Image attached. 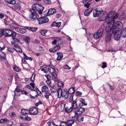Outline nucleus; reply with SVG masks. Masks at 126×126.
I'll list each match as a JSON object with an SVG mask.
<instances>
[{
    "instance_id": "nucleus-49",
    "label": "nucleus",
    "mask_w": 126,
    "mask_h": 126,
    "mask_svg": "<svg viewBox=\"0 0 126 126\" xmlns=\"http://www.w3.org/2000/svg\"><path fill=\"white\" fill-rule=\"evenodd\" d=\"M78 116L76 118V119L79 122L83 121L84 119L83 117H81L80 119H78Z\"/></svg>"
},
{
    "instance_id": "nucleus-26",
    "label": "nucleus",
    "mask_w": 126,
    "mask_h": 126,
    "mask_svg": "<svg viewBox=\"0 0 126 126\" xmlns=\"http://www.w3.org/2000/svg\"><path fill=\"white\" fill-rule=\"evenodd\" d=\"M2 54L0 56V59L2 61H4L6 59V55L5 54L2 52Z\"/></svg>"
},
{
    "instance_id": "nucleus-41",
    "label": "nucleus",
    "mask_w": 126,
    "mask_h": 126,
    "mask_svg": "<svg viewBox=\"0 0 126 126\" xmlns=\"http://www.w3.org/2000/svg\"><path fill=\"white\" fill-rule=\"evenodd\" d=\"M8 50L10 53H12L14 51V48L13 49L10 47H9L8 48Z\"/></svg>"
},
{
    "instance_id": "nucleus-43",
    "label": "nucleus",
    "mask_w": 126,
    "mask_h": 126,
    "mask_svg": "<svg viewBox=\"0 0 126 126\" xmlns=\"http://www.w3.org/2000/svg\"><path fill=\"white\" fill-rule=\"evenodd\" d=\"M7 19H5V20H6V21L5 22H6V23H9V24L7 23L8 25L9 24L11 23L12 22V21L9 18H7Z\"/></svg>"
},
{
    "instance_id": "nucleus-8",
    "label": "nucleus",
    "mask_w": 126,
    "mask_h": 126,
    "mask_svg": "<svg viewBox=\"0 0 126 126\" xmlns=\"http://www.w3.org/2000/svg\"><path fill=\"white\" fill-rule=\"evenodd\" d=\"M37 20L38 23L41 24L47 22L49 21V19L47 17H43L38 18Z\"/></svg>"
},
{
    "instance_id": "nucleus-27",
    "label": "nucleus",
    "mask_w": 126,
    "mask_h": 126,
    "mask_svg": "<svg viewBox=\"0 0 126 126\" xmlns=\"http://www.w3.org/2000/svg\"><path fill=\"white\" fill-rule=\"evenodd\" d=\"M58 85L60 87H63V83L61 80H58Z\"/></svg>"
},
{
    "instance_id": "nucleus-1",
    "label": "nucleus",
    "mask_w": 126,
    "mask_h": 126,
    "mask_svg": "<svg viewBox=\"0 0 126 126\" xmlns=\"http://www.w3.org/2000/svg\"><path fill=\"white\" fill-rule=\"evenodd\" d=\"M118 15L117 13L114 11H112L110 12L106 17L105 21L108 24H113L112 30L114 29L120 30V29L117 28L120 26L121 27L123 25V23L120 21H118L114 24V19H117Z\"/></svg>"
},
{
    "instance_id": "nucleus-5",
    "label": "nucleus",
    "mask_w": 126,
    "mask_h": 126,
    "mask_svg": "<svg viewBox=\"0 0 126 126\" xmlns=\"http://www.w3.org/2000/svg\"><path fill=\"white\" fill-rule=\"evenodd\" d=\"M112 33L114 35V38L115 40L118 41L120 40L121 34L120 30H116L115 29L112 31Z\"/></svg>"
},
{
    "instance_id": "nucleus-39",
    "label": "nucleus",
    "mask_w": 126,
    "mask_h": 126,
    "mask_svg": "<svg viewBox=\"0 0 126 126\" xmlns=\"http://www.w3.org/2000/svg\"><path fill=\"white\" fill-rule=\"evenodd\" d=\"M50 91L52 93H55L56 91L57 92L58 90H57L56 89L53 88L50 89Z\"/></svg>"
},
{
    "instance_id": "nucleus-59",
    "label": "nucleus",
    "mask_w": 126,
    "mask_h": 126,
    "mask_svg": "<svg viewBox=\"0 0 126 126\" xmlns=\"http://www.w3.org/2000/svg\"><path fill=\"white\" fill-rule=\"evenodd\" d=\"M73 96L72 95L71 96H70V99H69V102H72V101L73 102L74 101H73Z\"/></svg>"
},
{
    "instance_id": "nucleus-40",
    "label": "nucleus",
    "mask_w": 126,
    "mask_h": 126,
    "mask_svg": "<svg viewBox=\"0 0 126 126\" xmlns=\"http://www.w3.org/2000/svg\"><path fill=\"white\" fill-rule=\"evenodd\" d=\"M9 115L13 117H15L16 116V114L14 112H11L9 114Z\"/></svg>"
},
{
    "instance_id": "nucleus-64",
    "label": "nucleus",
    "mask_w": 126,
    "mask_h": 126,
    "mask_svg": "<svg viewBox=\"0 0 126 126\" xmlns=\"http://www.w3.org/2000/svg\"><path fill=\"white\" fill-rule=\"evenodd\" d=\"M52 44L56 45V46L57 45L56 39L52 41Z\"/></svg>"
},
{
    "instance_id": "nucleus-6",
    "label": "nucleus",
    "mask_w": 126,
    "mask_h": 126,
    "mask_svg": "<svg viewBox=\"0 0 126 126\" xmlns=\"http://www.w3.org/2000/svg\"><path fill=\"white\" fill-rule=\"evenodd\" d=\"M104 30V29L102 27L100 28L97 31V32L94 33L93 35L94 39H96L99 38L102 35Z\"/></svg>"
},
{
    "instance_id": "nucleus-24",
    "label": "nucleus",
    "mask_w": 126,
    "mask_h": 126,
    "mask_svg": "<svg viewBox=\"0 0 126 126\" xmlns=\"http://www.w3.org/2000/svg\"><path fill=\"white\" fill-rule=\"evenodd\" d=\"M49 89L46 86H44L42 87V92H47L48 91Z\"/></svg>"
},
{
    "instance_id": "nucleus-7",
    "label": "nucleus",
    "mask_w": 126,
    "mask_h": 126,
    "mask_svg": "<svg viewBox=\"0 0 126 126\" xmlns=\"http://www.w3.org/2000/svg\"><path fill=\"white\" fill-rule=\"evenodd\" d=\"M103 12V10L101 9L96 8L93 11V16L94 17H98Z\"/></svg>"
},
{
    "instance_id": "nucleus-58",
    "label": "nucleus",
    "mask_w": 126,
    "mask_h": 126,
    "mask_svg": "<svg viewBox=\"0 0 126 126\" xmlns=\"http://www.w3.org/2000/svg\"><path fill=\"white\" fill-rule=\"evenodd\" d=\"M45 76L46 77L47 79L48 80H49L51 79V76L49 75H46Z\"/></svg>"
},
{
    "instance_id": "nucleus-3",
    "label": "nucleus",
    "mask_w": 126,
    "mask_h": 126,
    "mask_svg": "<svg viewBox=\"0 0 126 126\" xmlns=\"http://www.w3.org/2000/svg\"><path fill=\"white\" fill-rule=\"evenodd\" d=\"M57 93V96L59 98L62 96L63 98L66 99L68 96V93L67 90L64 89L63 91H62V90L60 88H58Z\"/></svg>"
},
{
    "instance_id": "nucleus-22",
    "label": "nucleus",
    "mask_w": 126,
    "mask_h": 126,
    "mask_svg": "<svg viewBox=\"0 0 126 126\" xmlns=\"http://www.w3.org/2000/svg\"><path fill=\"white\" fill-rule=\"evenodd\" d=\"M77 104L76 103V102L75 101H73L72 104V109H76L77 110V109L78 108L77 106Z\"/></svg>"
},
{
    "instance_id": "nucleus-12",
    "label": "nucleus",
    "mask_w": 126,
    "mask_h": 126,
    "mask_svg": "<svg viewBox=\"0 0 126 126\" xmlns=\"http://www.w3.org/2000/svg\"><path fill=\"white\" fill-rule=\"evenodd\" d=\"M56 12V10L55 9L51 8L48 10L46 15L47 16H48L52 15Z\"/></svg>"
},
{
    "instance_id": "nucleus-47",
    "label": "nucleus",
    "mask_w": 126,
    "mask_h": 126,
    "mask_svg": "<svg viewBox=\"0 0 126 126\" xmlns=\"http://www.w3.org/2000/svg\"><path fill=\"white\" fill-rule=\"evenodd\" d=\"M66 122H62L60 124V126H66Z\"/></svg>"
},
{
    "instance_id": "nucleus-31",
    "label": "nucleus",
    "mask_w": 126,
    "mask_h": 126,
    "mask_svg": "<svg viewBox=\"0 0 126 126\" xmlns=\"http://www.w3.org/2000/svg\"><path fill=\"white\" fill-rule=\"evenodd\" d=\"M56 40L57 45H60L62 44V42L60 38H56Z\"/></svg>"
},
{
    "instance_id": "nucleus-37",
    "label": "nucleus",
    "mask_w": 126,
    "mask_h": 126,
    "mask_svg": "<svg viewBox=\"0 0 126 126\" xmlns=\"http://www.w3.org/2000/svg\"><path fill=\"white\" fill-rule=\"evenodd\" d=\"M24 41L25 42L28 44L30 43V38L29 37H28L25 38L24 39Z\"/></svg>"
},
{
    "instance_id": "nucleus-38",
    "label": "nucleus",
    "mask_w": 126,
    "mask_h": 126,
    "mask_svg": "<svg viewBox=\"0 0 126 126\" xmlns=\"http://www.w3.org/2000/svg\"><path fill=\"white\" fill-rule=\"evenodd\" d=\"M22 66H23V64H27L28 65H29V64L27 63V62L25 60V59L24 58L22 59Z\"/></svg>"
},
{
    "instance_id": "nucleus-45",
    "label": "nucleus",
    "mask_w": 126,
    "mask_h": 126,
    "mask_svg": "<svg viewBox=\"0 0 126 126\" xmlns=\"http://www.w3.org/2000/svg\"><path fill=\"white\" fill-rule=\"evenodd\" d=\"M14 69L15 70L16 72H19L20 70V68L17 66L14 67Z\"/></svg>"
},
{
    "instance_id": "nucleus-56",
    "label": "nucleus",
    "mask_w": 126,
    "mask_h": 126,
    "mask_svg": "<svg viewBox=\"0 0 126 126\" xmlns=\"http://www.w3.org/2000/svg\"><path fill=\"white\" fill-rule=\"evenodd\" d=\"M37 28L31 27V30L33 31H36L37 30Z\"/></svg>"
},
{
    "instance_id": "nucleus-52",
    "label": "nucleus",
    "mask_w": 126,
    "mask_h": 126,
    "mask_svg": "<svg viewBox=\"0 0 126 126\" xmlns=\"http://www.w3.org/2000/svg\"><path fill=\"white\" fill-rule=\"evenodd\" d=\"M64 69H67L68 70L70 69L71 68L70 67H69L68 65L67 64L64 66Z\"/></svg>"
},
{
    "instance_id": "nucleus-54",
    "label": "nucleus",
    "mask_w": 126,
    "mask_h": 126,
    "mask_svg": "<svg viewBox=\"0 0 126 126\" xmlns=\"http://www.w3.org/2000/svg\"><path fill=\"white\" fill-rule=\"evenodd\" d=\"M15 91L17 92H18L22 91V90L21 89H19L18 86H17L16 88Z\"/></svg>"
},
{
    "instance_id": "nucleus-32",
    "label": "nucleus",
    "mask_w": 126,
    "mask_h": 126,
    "mask_svg": "<svg viewBox=\"0 0 126 126\" xmlns=\"http://www.w3.org/2000/svg\"><path fill=\"white\" fill-rule=\"evenodd\" d=\"M52 78L54 80L56 79V74L55 72H53L52 73Z\"/></svg>"
},
{
    "instance_id": "nucleus-23",
    "label": "nucleus",
    "mask_w": 126,
    "mask_h": 126,
    "mask_svg": "<svg viewBox=\"0 0 126 126\" xmlns=\"http://www.w3.org/2000/svg\"><path fill=\"white\" fill-rule=\"evenodd\" d=\"M47 32V30H46L43 29L42 30H41L40 32L41 33V34L44 36H46V33Z\"/></svg>"
},
{
    "instance_id": "nucleus-34",
    "label": "nucleus",
    "mask_w": 126,
    "mask_h": 126,
    "mask_svg": "<svg viewBox=\"0 0 126 126\" xmlns=\"http://www.w3.org/2000/svg\"><path fill=\"white\" fill-rule=\"evenodd\" d=\"M8 120L6 118H4V119H2L0 120V124H3L4 122H5L7 121Z\"/></svg>"
},
{
    "instance_id": "nucleus-16",
    "label": "nucleus",
    "mask_w": 126,
    "mask_h": 126,
    "mask_svg": "<svg viewBox=\"0 0 126 126\" xmlns=\"http://www.w3.org/2000/svg\"><path fill=\"white\" fill-rule=\"evenodd\" d=\"M14 50L20 53H22V50L19 46L16 44V45H14Z\"/></svg>"
},
{
    "instance_id": "nucleus-42",
    "label": "nucleus",
    "mask_w": 126,
    "mask_h": 126,
    "mask_svg": "<svg viewBox=\"0 0 126 126\" xmlns=\"http://www.w3.org/2000/svg\"><path fill=\"white\" fill-rule=\"evenodd\" d=\"M60 47L58 46H56L54 47V49L55 50V51H58L60 48Z\"/></svg>"
},
{
    "instance_id": "nucleus-19",
    "label": "nucleus",
    "mask_w": 126,
    "mask_h": 126,
    "mask_svg": "<svg viewBox=\"0 0 126 126\" xmlns=\"http://www.w3.org/2000/svg\"><path fill=\"white\" fill-rule=\"evenodd\" d=\"M74 123V121L72 120H69L66 122V126H71L72 124Z\"/></svg>"
},
{
    "instance_id": "nucleus-14",
    "label": "nucleus",
    "mask_w": 126,
    "mask_h": 126,
    "mask_svg": "<svg viewBox=\"0 0 126 126\" xmlns=\"http://www.w3.org/2000/svg\"><path fill=\"white\" fill-rule=\"evenodd\" d=\"M16 31L20 33L23 34L25 33L26 32V30L25 29L21 28L19 27H18Z\"/></svg>"
},
{
    "instance_id": "nucleus-33",
    "label": "nucleus",
    "mask_w": 126,
    "mask_h": 126,
    "mask_svg": "<svg viewBox=\"0 0 126 126\" xmlns=\"http://www.w3.org/2000/svg\"><path fill=\"white\" fill-rule=\"evenodd\" d=\"M51 95V94L50 93H45L44 95L45 97L47 99L49 98V97Z\"/></svg>"
},
{
    "instance_id": "nucleus-62",
    "label": "nucleus",
    "mask_w": 126,
    "mask_h": 126,
    "mask_svg": "<svg viewBox=\"0 0 126 126\" xmlns=\"http://www.w3.org/2000/svg\"><path fill=\"white\" fill-rule=\"evenodd\" d=\"M51 2L50 0H47L45 1V2L46 4H49L51 3Z\"/></svg>"
},
{
    "instance_id": "nucleus-9",
    "label": "nucleus",
    "mask_w": 126,
    "mask_h": 126,
    "mask_svg": "<svg viewBox=\"0 0 126 126\" xmlns=\"http://www.w3.org/2000/svg\"><path fill=\"white\" fill-rule=\"evenodd\" d=\"M29 113L32 115L36 114L38 112V109L34 107L30 108L29 110Z\"/></svg>"
},
{
    "instance_id": "nucleus-53",
    "label": "nucleus",
    "mask_w": 126,
    "mask_h": 126,
    "mask_svg": "<svg viewBox=\"0 0 126 126\" xmlns=\"http://www.w3.org/2000/svg\"><path fill=\"white\" fill-rule=\"evenodd\" d=\"M23 54L24 57V58L25 59H26V60H28L29 57L27 56L25 53H23Z\"/></svg>"
},
{
    "instance_id": "nucleus-60",
    "label": "nucleus",
    "mask_w": 126,
    "mask_h": 126,
    "mask_svg": "<svg viewBox=\"0 0 126 126\" xmlns=\"http://www.w3.org/2000/svg\"><path fill=\"white\" fill-rule=\"evenodd\" d=\"M102 67L103 68H104L107 67L106 63L105 62H104L102 64Z\"/></svg>"
},
{
    "instance_id": "nucleus-44",
    "label": "nucleus",
    "mask_w": 126,
    "mask_h": 126,
    "mask_svg": "<svg viewBox=\"0 0 126 126\" xmlns=\"http://www.w3.org/2000/svg\"><path fill=\"white\" fill-rule=\"evenodd\" d=\"M35 76V75L34 74H33L31 78V81L32 82H33L34 81V78Z\"/></svg>"
},
{
    "instance_id": "nucleus-13",
    "label": "nucleus",
    "mask_w": 126,
    "mask_h": 126,
    "mask_svg": "<svg viewBox=\"0 0 126 126\" xmlns=\"http://www.w3.org/2000/svg\"><path fill=\"white\" fill-rule=\"evenodd\" d=\"M93 10V8H89L87 9L84 12V15L85 16L89 15Z\"/></svg>"
},
{
    "instance_id": "nucleus-51",
    "label": "nucleus",
    "mask_w": 126,
    "mask_h": 126,
    "mask_svg": "<svg viewBox=\"0 0 126 126\" xmlns=\"http://www.w3.org/2000/svg\"><path fill=\"white\" fill-rule=\"evenodd\" d=\"M92 0H83L82 1V2L84 4L86 3H88Z\"/></svg>"
},
{
    "instance_id": "nucleus-21",
    "label": "nucleus",
    "mask_w": 126,
    "mask_h": 126,
    "mask_svg": "<svg viewBox=\"0 0 126 126\" xmlns=\"http://www.w3.org/2000/svg\"><path fill=\"white\" fill-rule=\"evenodd\" d=\"M75 89L74 87H72L70 88L68 90V94L69 93L70 94H73L75 91Z\"/></svg>"
},
{
    "instance_id": "nucleus-20",
    "label": "nucleus",
    "mask_w": 126,
    "mask_h": 126,
    "mask_svg": "<svg viewBox=\"0 0 126 126\" xmlns=\"http://www.w3.org/2000/svg\"><path fill=\"white\" fill-rule=\"evenodd\" d=\"M21 112L23 115L28 114L29 113V110L25 109H22L21 110Z\"/></svg>"
},
{
    "instance_id": "nucleus-10",
    "label": "nucleus",
    "mask_w": 126,
    "mask_h": 126,
    "mask_svg": "<svg viewBox=\"0 0 126 126\" xmlns=\"http://www.w3.org/2000/svg\"><path fill=\"white\" fill-rule=\"evenodd\" d=\"M85 111V109L84 108H80L79 109H77V111H75V116L73 117H72L73 119H74L75 117H76V114L78 115H80L83 112H84Z\"/></svg>"
},
{
    "instance_id": "nucleus-36",
    "label": "nucleus",
    "mask_w": 126,
    "mask_h": 126,
    "mask_svg": "<svg viewBox=\"0 0 126 126\" xmlns=\"http://www.w3.org/2000/svg\"><path fill=\"white\" fill-rule=\"evenodd\" d=\"M80 101L81 102L82 105H87V104L85 103V101L84 99L81 98Z\"/></svg>"
},
{
    "instance_id": "nucleus-61",
    "label": "nucleus",
    "mask_w": 126,
    "mask_h": 126,
    "mask_svg": "<svg viewBox=\"0 0 126 126\" xmlns=\"http://www.w3.org/2000/svg\"><path fill=\"white\" fill-rule=\"evenodd\" d=\"M4 32H3V30L0 31V37H2L3 35H4Z\"/></svg>"
},
{
    "instance_id": "nucleus-63",
    "label": "nucleus",
    "mask_w": 126,
    "mask_h": 126,
    "mask_svg": "<svg viewBox=\"0 0 126 126\" xmlns=\"http://www.w3.org/2000/svg\"><path fill=\"white\" fill-rule=\"evenodd\" d=\"M90 4V3H88L85 4L84 6L85 7H86L87 8H88L89 7V6Z\"/></svg>"
},
{
    "instance_id": "nucleus-35",
    "label": "nucleus",
    "mask_w": 126,
    "mask_h": 126,
    "mask_svg": "<svg viewBox=\"0 0 126 126\" xmlns=\"http://www.w3.org/2000/svg\"><path fill=\"white\" fill-rule=\"evenodd\" d=\"M13 123H14L13 122L8 121L7 124V126H11L13 125Z\"/></svg>"
},
{
    "instance_id": "nucleus-46",
    "label": "nucleus",
    "mask_w": 126,
    "mask_h": 126,
    "mask_svg": "<svg viewBox=\"0 0 126 126\" xmlns=\"http://www.w3.org/2000/svg\"><path fill=\"white\" fill-rule=\"evenodd\" d=\"M25 115V116H26L25 117V119L26 120H27L28 121H29L31 120V118L30 117H28V115Z\"/></svg>"
},
{
    "instance_id": "nucleus-17",
    "label": "nucleus",
    "mask_w": 126,
    "mask_h": 126,
    "mask_svg": "<svg viewBox=\"0 0 126 126\" xmlns=\"http://www.w3.org/2000/svg\"><path fill=\"white\" fill-rule=\"evenodd\" d=\"M20 27L19 25L14 23H11L10 25V27L11 29H15L16 31L18 27Z\"/></svg>"
},
{
    "instance_id": "nucleus-48",
    "label": "nucleus",
    "mask_w": 126,
    "mask_h": 126,
    "mask_svg": "<svg viewBox=\"0 0 126 126\" xmlns=\"http://www.w3.org/2000/svg\"><path fill=\"white\" fill-rule=\"evenodd\" d=\"M11 1H10L9 4L15 5L16 3V1L15 0H11Z\"/></svg>"
},
{
    "instance_id": "nucleus-18",
    "label": "nucleus",
    "mask_w": 126,
    "mask_h": 126,
    "mask_svg": "<svg viewBox=\"0 0 126 126\" xmlns=\"http://www.w3.org/2000/svg\"><path fill=\"white\" fill-rule=\"evenodd\" d=\"M57 57L56 60L58 61L60 60L63 57V54L61 52L57 53Z\"/></svg>"
},
{
    "instance_id": "nucleus-25",
    "label": "nucleus",
    "mask_w": 126,
    "mask_h": 126,
    "mask_svg": "<svg viewBox=\"0 0 126 126\" xmlns=\"http://www.w3.org/2000/svg\"><path fill=\"white\" fill-rule=\"evenodd\" d=\"M73 110L72 107H70V108L68 107H66L65 109V112L67 113H70Z\"/></svg>"
},
{
    "instance_id": "nucleus-29",
    "label": "nucleus",
    "mask_w": 126,
    "mask_h": 126,
    "mask_svg": "<svg viewBox=\"0 0 126 126\" xmlns=\"http://www.w3.org/2000/svg\"><path fill=\"white\" fill-rule=\"evenodd\" d=\"M12 39H13L15 43L18 44L19 43V40L18 39L14 37H12Z\"/></svg>"
},
{
    "instance_id": "nucleus-50",
    "label": "nucleus",
    "mask_w": 126,
    "mask_h": 126,
    "mask_svg": "<svg viewBox=\"0 0 126 126\" xmlns=\"http://www.w3.org/2000/svg\"><path fill=\"white\" fill-rule=\"evenodd\" d=\"M15 78L16 80H18L20 79V78L17 74L15 75Z\"/></svg>"
},
{
    "instance_id": "nucleus-15",
    "label": "nucleus",
    "mask_w": 126,
    "mask_h": 126,
    "mask_svg": "<svg viewBox=\"0 0 126 126\" xmlns=\"http://www.w3.org/2000/svg\"><path fill=\"white\" fill-rule=\"evenodd\" d=\"M120 33L122 37L123 38L126 37V27L124 28L121 31H120Z\"/></svg>"
},
{
    "instance_id": "nucleus-4",
    "label": "nucleus",
    "mask_w": 126,
    "mask_h": 126,
    "mask_svg": "<svg viewBox=\"0 0 126 126\" xmlns=\"http://www.w3.org/2000/svg\"><path fill=\"white\" fill-rule=\"evenodd\" d=\"M4 35L6 37H15L16 35V33L15 32L11 30L6 29L3 30Z\"/></svg>"
},
{
    "instance_id": "nucleus-30",
    "label": "nucleus",
    "mask_w": 126,
    "mask_h": 126,
    "mask_svg": "<svg viewBox=\"0 0 126 126\" xmlns=\"http://www.w3.org/2000/svg\"><path fill=\"white\" fill-rule=\"evenodd\" d=\"M47 124L49 126H58L56 125L54 122H47Z\"/></svg>"
},
{
    "instance_id": "nucleus-55",
    "label": "nucleus",
    "mask_w": 126,
    "mask_h": 126,
    "mask_svg": "<svg viewBox=\"0 0 126 126\" xmlns=\"http://www.w3.org/2000/svg\"><path fill=\"white\" fill-rule=\"evenodd\" d=\"M15 7L17 9L20 10L21 8L20 6L19 5H15Z\"/></svg>"
},
{
    "instance_id": "nucleus-11",
    "label": "nucleus",
    "mask_w": 126,
    "mask_h": 126,
    "mask_svg": "<svg viewBox=\"0 0 126 126\" xmlns=\"http://www.w3.org/2000/svg\"><path fill=\"white\" fill-rule=\"evenodd\" d=\"M112 35V33L111 32H107L106 33V36L105 39L107 42H109L110 41Z\"/></svg>"
},
{
    "instance_id": "nucleus-2",
    "label": "nucleus",
    "mask_w": 126,
    "mask_h": 126,
    "mask_svg": "<svg viewBox=\"0 0 126 126\" xmlns=\"http://www.w3.org/2000/svg\"><path fill=\"white\" fill-rule=\"evenodd\" d=\"M32 9L29 10L31 14L30 15L29 18L31 20L36 19L39 17V15L37 13L36 11L40 14H42L44 7L41 4H33L32 6Z\"/></svg>"
},
{
    "instance_id": "nucleus-57",
    "label": "nucleus",
    "mask_w": 126,
    "mask_h": 126,
    "mask_svg": "<svg viewBox=\"0 0 126 126\" xmlns=\"http://www.w3.org/2000/svg\"><path fill=\"white\" fill-rule=\"evenodd\" d=\"M61 22H59L57 23H56V26L57 27H59L61 25Z\"/></svg>"
},
{
    "instance_id": "nucleus-28",
    "label": "nucleus",
    "mask_w": 126,
    "mask_h": 126,
    "mask_svg": "<svg viewBox=\"0 0 126 126\" xmlns=\"http://www.w3.org/2000/svg\"><path fill=\"white\" fill-rule=\"evenodd\" d=\"M111 27L110 26H107L106 27V31L107 32H110L111 31Z\"/></svg>"
}]
</instances>
